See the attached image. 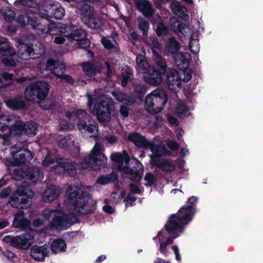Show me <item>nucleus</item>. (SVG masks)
I'll use <instances>...</instances> for the list:
<instances>
[{"label":"nucleus","instance_id":"nucleus-28","mask_svg":"<svg viewBox=\"0 0 263 263\" xmlns=\"http://www.w3.org/2000/svg\"><path fill=\"white\" fill-rule=\"evenodd\" d=\"M151 162L152 165L157 166L163 172H172L175 169V165L166 159L152 158Z\"/></svg>","mask_w":263,"mask_h":263},{"label":"nucleus","instance_id":"nucleus-41","mask_svg":"<svg viewBox=\"0 0 263 263\" xmlns=\"http://www.w3.org/2000/svg\"><path fill=\"white\" fill-rule=\"evenodd\" d=\"M147 148H149L153 153V156L152 158H159L163 155V147L149 142Z\"/></svg>","mask_w":263,"mask_h":263},{"label":"nucleus","instance_id":"nucleus-62","mask_svg":"<svg viewBox=\"0 0 263 263\" xmlns=\"http://www.w3.org/2000/svg\"><path fill=\"white\" fill-rule=\"evenodd\" d=\"M161 48V45L159 42L158 41L153 42V52L154 54H156V49H158V50H160Z\"/></svg>","mask_w":263,"mask_h":263},{"label":"nucleus","instance_id":"nucleus-11","mask_svg":"<svg viewBox=\"0 0 263 263\" xmlns=\"http://www.w3.org/2000/svg\"><path fill=\"white\" fill-rule=\"evenodd\" d=\"M56 162L57 164L53 167L56 173H67L75 174L77 173L76 165L67 159L58 158L54 154L48 152L42 161V165L47 167Z\"/></svg>","mask_w":263,"mask_h":263},{"label":"nucleus","instance_id":"nucleus-13","mask_svg":"<svg viewBox=\"0 0 263 263\" xmlns=\"http://www.w3.org/2000/svg\"><path fill=\"white\" fill-rule=\"evenodd\" d=\"M79 221L78 218L73 214L56 211L54 212L51 226L57 230H64Z\"/></svg>","mask_w":263,"mask_h":263},{"label":"nucleus","instance_id":"nucleus-6","mask_svg":"<svg viewBox=\"0 0 263 263\" xmlns=\"http://www.w3.org/2000/svg\"><path fill=\"white\" fill-rule=\"evenodd\" d=\"M167 100L165 91L163 89H156L146 96L144 102L145 110L151 115L157 114L164 109Z\"/></svg>","mask_w":263,"mask_h":263},{"label":"nucleus","instance_id":"nucleus-33","mask_svg":"<svg viewBox=\"0 0 263 263\" xmlns=\"http://www.w3.org/2000/svg\"><path fill=\"white\" fill-rule=\"evenodd\" d=\"M133 91L130 94V97L135 99V103L138 99L142 100L146 91L145 86L142 84L135 83L133 84Z\"/></svg>","mask_w":263,"mask_h":263},{"label":"nucleus","instance_id":"nucleus-46","mask_svg":"<svg viewBox=\"0 0 263 263\" xmlns=\"http://www.w3.org/2000/svg\"><path fill=\"white\" fill-rule=\"evenodd\" d=\"M6 57H3L2 60V63L5 66H12L14 67L16 65L14 59L11 57L12 55H6Z\"/></svg>","mask_w":263,"mask_h":263},{"label":"nucleus","instance_id":"nucleus-23","mask_svg":"<svg viewBox=\"0 0 263 263\" xmlns=\"http://www.w3.org/2000/svg\"><path fill=\"white\" fill-rule=\"evenodd\" d=\"M5 103L8 108L13 110L26 109L28 108L27 104L21 95H16L13 98L6 100Z\"/></svg>","mask_w":263,"mask_h":263},{"label":"nucleus","instance_id":"nucleus-48","mask_svg":"<svg viewBox=\"0 0 263 263\" xmlns=\"http://www.w3.org/2000/svg\"><path fill=\"white\" fill-rule=\"evenodd\" d=\"M144 180L147 181V183L145 184L146 186H151L154 185L156 182V177L155 175L149 172L146 174Z\"/></svg>","mask_w":263,"mask_h":263},{"label":"nucleus","instance_id":"nucleus-43","mask_svg":"<svg viewBox=\"0 0 263 263\" xmlns=\"http://www.w3.org/2000/svg\"><path fill=\"white\" fill-rule=\"evenodd\" d=\"M149 28V23L148 21L142 18L139 20L138 28L142 31L143 36L147 35L148 30Z\"/></svg>","mask_w":263,"mask_h":263},{"label":"nucleus","instance_id":"nucleus-53","mask_svg":"<svg viewBox=\"0 0 263 263\" xmlns=\"http://www.w3.org/2000/svg\"><path fill=\"white\" fill-rule=\"evenodd\" d=\"M101 42L104 47L107 49H111L114 47V45L111 41L107 39L102 38Z\"/></svg>","mask_w":263,"mask_h":263},{"label":"nucleus","instance_id":"nucleus-22","mask_svg":"<svg viewBox=\"0 0 263 263\" xmlns=\"http://www.w3.org/2000/svg\"><path fill=\"white\" fill-rule=\"evenodd\" d=\"M65 37L77 42L87 36L86 31L82 29H78L75 25H67V29H65Z\"/></svg>","mask_w":263,"mask_h":263},{"label":"nucleus","instance_id":"nucleus-50","mask_svg":"<svg viewBox=\"0 0 263 263\" xmlns=\"http://www.w3.org/2000/svg\"><path fill=\"white\" fill-rule=\"evenodd\" d=\"M12 192V187L10 186L3 189L0 192V199H5L9 196H11Z\"/></svg>","mask_w":263,"mask_h":263},{"label":"nucleus","instance_id":"nucleus-56","mask_svg":"<svg viewBox=\"0 0 263 263\" xmlns=\"http://www.w3.org/2000/svg\"><path fill=\"white\" fill-rule=\"evenodd\" d=\"M167 146L172 151H176L179 148L178 143L175 141H170L167 143Z\"/></svg>","mask_w":263,"mask_h":263},{"label":"nucleus","instance_id":"nucleus-14","mask_svg":"<svg viewBox=\"0 0 263 263\" xmlns=\"http://www.w3.org/2000/svg\"><path fill=\"white\" fill-rule=\"evenodd\" d=\"M107 157L101 152L99 146H95L91 153L83 159V162L88 167L97 170L105 167L107 165Z\"/></svg>","mask_w":263,"mask_h":263},{"label":"nucleus","instance_id":"nucleus-4","mask_svg":"<svg viewBox=\"0 0 263 263\" xmlns=\"http://www.w3.org/2000/svg\"><path fill=\"white\" fill-rule=\"evenodd\" d=\"M68 198L73 209L81 215L90 214L96 210L97 202L89 192L77 186L69 188Z\"/></svg>","mask_w":263,"mask_h":263},{"label":"nucleus","instance_id":"nucleus-5","mask_svg":"<svg viewBox=\"0 0 263 263\" xmlns=\"http://www.w3.org/2000/svg\"><path fill=\"white\" fill-rule=\"evenodd\" d=\"M6 120L7 124L0 123V135L8 143L13 138L20 137L23 134L25 123L14 116H9Z\"/></svg>","mask_w":263,"mask_h":263},{"label":"nucleus","instance_id":"nucleus-2","mask_svg":"<svg viewBox=\"0 0 263 263\" xmlns=\"http://www.w3.org/2000/svg\"><path fill=\"white\" fill-rule=\"evenodd\" d=\"M17 22L23 28L29 25L34 29L40 30L42 33L64 36L66 33L65 29H67V25L51 22L49 19L40 16L39 14L30 10L20 14L17 17Z\"/></svg>","mask_w":263,"mask_h":263},{"label":"nucleus","instance_id":"nucleus-45","mask_svg":"<svg viewBox=\"0 0 263 263\" xmlns=\"http://www.w3.org/2000/svg\"><path fill=\"white\" fill-rule=\"evenodd\" d=\"M3 15L6 22L11 23L14 20L15 13L14 11L10 9H6L5 11L3 12Z\"/></svg>","mask_w":263,"mask_h":263},{"label":"nucleus","instance_id":"nucleus-1","mask_svg":"<svg viewBox=\"0 0 263 263\" xmlns=\"http://www.w3.org/2000/svg\"><path fill=\"white\" fill-rule=\"evenodd\" d=\"M198 198L196 196H192L187 201V205H185L178 210V214H172L170 216L166 222L164 228L165 231H161L157 234V236L153 238L154 240L159 238L160 241L166 245L173 243L174 239L176 238L170 236L165 240L166 233L173 234L176 231L182 232L183 227L187 224L193 219L196 212V205Z\"/></svg>","mask_w":263,"mask_h":263},{"label":"nucleus","instance_id":"nucleus-58","mask_svg":"<svg viewBox=\"0 0 263 263\" xmlns=\"http://www.w3.org/2000/svg\"><path fill=\"white\" fill-rule=\"evenodd\" d=\"M2 254L9 259H12L15 256V254L13 252L8 250L5 251H3Z\"/></svg>","mask_w":263,"mask_h":263},{"label":"nucleus","instance_id":"nucleus-51","mask_svg":"<svg viewBox=\"0 0 263 263\" xmlns=\"http://www.w3.org/2000/svg\"><path fill=\"white\" fill-rule=\"evenodd\" d=\"M111 159L116 163H122L124 160V156L120 153H115L111 155Z\"/></svg>","mask_w":263,"mask_h":263},{"label":"nucleus","instance_id":"nucleus-31","mask_svg":"<svg viewBox=\"0 0 263 263\" xmlns=\"http://www.w3.org/2000/svg\"><path fill=\"white\" fill-rule=\"evenodd\" d=\"M112 95L117 101L123 104L132 105L135 103V99L125 92L115 90L112 92Z\"/></svg>","mask_w":263,"mask_h":263},{"label":"nucleus","instance_id":"nucleus-24","mask_svg":"<svg viewBox=\"0 0 263 263\" xmlns=\"http://www.w3.org/2000/svg\"><path fill=\"white\" fill-rule=\"evenodd\" d=\"M137 9L146 18L152 17L154 13L153 5L148 0H134Z\"/></svg>","mask_w":263,"mask_h":263},{"label":"nucleus","instance_id":"nucleus-12","mask_svg":"<svg viewBox=\"0 0 263 263\" xmlns=\"http://www.w3.org/2000/svg\"><path fill=\"white\" fill-rule=\"evenodd\" d=\"M115 108L112 99L111 98L102 97L98 98L95 102L92 113L95 115L100 123H106L111 119V112Z\"/></svg>","mask_w":263,"mask_h":263},{"label":"nucleus","instance_id":"nucleus-29","mask_svg":"<svg viewBox=\"0 0 263 263\" xmlns=\"http://www.w3.org/2000/svg\"><path fill=\"white\" fill-rule=\"evenodd\" d=\"M102 66L100 63L85 62L82 64V69L86 75L89 77L94 76L97 73L101 72Z\"/></svg>","mask_w":263,"mask_h":263},{"label":"nucleus","instance_id":"nucleus-25","mask_svg":"<svg viewBox=\"0 0 263 263\" xmlns=\"http://www.w3.org/2000/svg\"><path fill=\"white\" fill-rule=\"evenodd\" d=\"M61 194V190L55 185L47 186L42 195V199L44 202L51 203L58 197Z\"/></svg>","mask_w":263,"mask_h":263},{"label":"nucleus","instance_id":"nucleus-61","mask_svg":"<svg viewBox=\"0 0 263 263\" xmlns=\"http://www.w3.org/2000/svg\"><path fill=\"white\" fill-rule=\"evenodd\" d=\"M2 77L5 81H11L13 79V75L8 72H4L2 73Z\"/></svg>","mask_w":263,"mask_h":263},{"label":"nucleus","instance_id":"nucleus-39","mask_svg":"<svg viewBox=\"0 0 263 263\" xmlns=\"http://www.w3.org/2000/svg\"><path fill=\"white\" fill-rule=\"evenodd\" d=\"M60 73H56L55 77L61 80L62 81L65 82L68 84L73 85L74 81L72 77L69 74H64L66 71L65 66H62L60 68Z\"/></svg>","mask_w":263,"mask_h":263},{"label":"nucleus","instance_id":"nucleus-8","mask_svg":"<svg viewBox=\"0 0 263 263\" xmlns=\"http://www.w3.org/2000/svg\"><path fill=\"white\" fill-rule=\"evenodd\" d=\"M34 192L29 185H22L12 192L8 202L12 207L24 209L30 205Z\"/></svg>","mask_w":263,"mask_h":263},{"label":"nucleus","instance_id":"nucleus-49","mask_svg":"<svg viewBox=\"0 0 263 263\" xmlns=\"http://www.w3.org/2000/svg\"><path fill=\"white\" fill-rule=\"evenodd\" d=\"M69 140L70 137L68 136L61 137L58 142L59 147L64 148H68L69 146Z\"/></svg>","mask_w":263,"mask_h":263},{"label":"nucleus","instance_id":"nucleus-27","mask_svg":"<svg viewBox=\"0 0 263 263\" xmlns=\"http://www.w3.org/2000/svg\"><path fill=\"white\" fill-rule=\"evenodd\" d=\"M127 139L139 148H147L149 144V141L145 137L137 132L129 133Z\"/></svg>","mask_w":263,"mask_h":263},{"label":"nucleus","instance_id":"nucleus-18","mask_svg":"<svg viewBox=\"0 0 263 263\" xmlns=\"http://www.w3.org/2000/svg\"><path fill=\"white\" fill-rule=\"evenodd\" d=\"M58 62L53 59H49L46 63L40 62L37 65V69L42 77L52 78V76L55 77V69H58Z\"/></svg>","mask_w":263,"mask_h":263},{"label":"nucleus","instance_id":"nucleus-37","mask_svg":"<svg viewBox=\"0 0 263 263\" xmlns=\"http://www.w3.org/2000/svg\"><path fill=\"white\" fill-rule=\"evenodd\" d=\"M165 46L167 50L172 54L177 53L180 48L179 43L174 37L167 41Z\"/></svg>","mask_w":263,"mask_h":263},{"label":"nucleus","instance_id":"nucleus-17","mask_svg":"<svg viewBox=\"0 0 263 263\" xmlns=\"http://www.w3.org/2000/svg\"><path fill=\"white\" fill-rule=\"evenodd\" d=\"M170 24H171V29L174 31L179 36H184L185 38H190L189 47L191 51L195 53L193 51L192 44V40H193V35L191 34L190 28L185 24L183 23L181 21L177 20L175 17L170 19Z\"/></svg>","mask_w":263,"mask_h":263},{"label":"nucleus","instance_id":"nucleus-60","mask_svg":"<svg viewBox=\"0 0 263 263\" xmlns=\"http://www.w3.org/2000/svg\"><path fill=\"white\" fill-rule=\"evenodd\" d=\"M20 3L22 5L28 7H33L35 5L33 0H21Z\"/></svg>","mask_w":263,"mask_h":263},{"label":"nucleus","instance_id":"nucleus-35","mask_svg":"<svg viewBox=\"0 0 263 263\" xmlns=\"http://www.w3.org/2000/svg\"><path fill=\"white\" fill-rule=\"evenodd\" d=\"M66 242L60 238L54 239L50 246L51 251L54 253L64 252L66 251Z\"/></svg>","mask_w":263,"mask_h":263},{"label":"nucleus","instance_id":"nucleus-34","mask_svg":"<svg viewBox=\"0 0 263 263\" xmlns=\"http://www.w3.org/2000/svg\"><path fill=\"white\" fill-rule=\"evenodd\" d=\"M118 178L117 173L112 172L109 174L100 176L97 180V183L100 185H104L115 182Z\"/></svg>","mask_w":263,"mask_h":263},{"label":"nucleus","instance_id":"nucleus-9","mask_svg":"<svg viewBox=\"0 0 263 263\" xmlns=\"http://www.w3.org/2000/svg\"><path fill=\"white\" fill-rule=\"evenodd\" d=\"M12 176L15 180H24L29 185H34L42 180L44 174L39 167L27 166L21 169H15Z\"/></svg>","mask_w":263,"mask_h":263},{"label":"nucleus","instance_id":"nucleus-57","mask_svg":"<svg viewBox=\"0 0 263 263\" xmlns=\"http://www.w3.org/2000/svg\"><path fill=\"white\" fill-rule=\"evenodd\" d=\"M104 140L109 143L113 144L117 141L118 138L116 136L110 135L105 136Z\"/></svg>","mask_w":263,"mask_h":263},{"label":"nucleus","instance_id":"nucleus-32","mask_svg":"<svg viewBox=\"0 0 263 263\" xmlns=\"http://www.w3.org/2000/svg\"><path fill=\"white\" fill-rule=\"evenodd\" d=\"M82 21L89 28L92 29H101L102 26L101 20L95 17L93 14L90 15L88 17H83Z\"/></svg>","mask_w":263,"mask_h":263},{"label":"nucleus","instance_id":"nucleus-59","mask_svg":"<svg viewBox=\"0 0 263 263\" xmlns=\"http://www.w3.org/2000/svg\"><path fill=\"white\" fill-rule=\"evenodd\" d=\"M130 79V77L127 74L122 75L121 78V85L125 87L127 85L128 82Z\"/></svg>","mask_w":263,"mask_h":263},{"label":"nucleus","instance_id":"nucleus-21","mask_svg":"<svg viewBox=\"0 0 263 263\" xmlns=\"http://www.w3.org/2000/svg\"><path fill=\"white\" fill-rule=\"evenodd\" d=\"M49 247L46 244L42 246L34 245L30 249L31 256L36 261H43L46 257L49 256Z\"/></svg>","mask_w":263,"mask_h":263},{"label":"nucleus","instance_id":"nucleus-36","mask_svg":"<svg viewBox=\"0 0 263 263\" xmlns=\"http://www.w3.org/2000/svg\"><path fill=\"white\" fill-rule=\"evenodd\" d=\"M0 54L4 55H14L15 54L6 38L0 37Z\"/></svg>","mask_w":263,"mask_h":263},{"label":"nucleus","instance_id":"nucleus-10","mask_svg":"<svg viewBox=\"0 0 263 263\" xmlns=\"http://www.w3.org/2000/svg\"><path fill=\"white\" fill-rule=\"evenodd\" d=\"M50 88V85L47 82L35 81L27 87L24 96L28 101L39 103L47 97Z\"/></svg>","mask_w":263,"mask_h":263},{"label":"nucleus","instance_id":"nucleus-15","mask_svg":"<svg viewBox=\"0 0 263 263\" xmlns=\"http://www.w3.org/2000/svg\"><path fill=\"white\" fill-rule=\"evenodd\" d=\"M34 241L33 232L25 233L20 235L13 236L7 235L3 238V241L13 247L21 249H27Z\"/></svg>","mask_w":263,"mask_h":263},{"label":"nucleus","instance_id":"nucleus-20","mask_svg":"<svg viewBox=\"0 0 263 263\" xmlns=\"http://www.w3.org/2000/svg\"><path fill=\"white\" fill-rule=\"evenodd\" d=\"M17 56L22 59L28 60L30 58L33 59L40 57L42 53H36L35 50L33 48V44L31 43H24L20 42L17 46Z\"/></svg>","mask_w":263,"mask_h":263},{"label":"nucleus","instance_id":"nucleus-38","mask_svg":"<svg viewBox=\"0 0 263 263\" xmlns=\"http://www.w3.org/2000/svg\"><path fill=\"white\" fill-rule=\"evenodd\" d=\"M37 127V124L33 121L25 123L23 134L28 137L34 136L36 134Z\"/></svg>","mask_w":263,"mask_h":263},{"label":"nucleus","instance_id":"nucleus-26","mask_svg":"<svg viewBox=\"0 0 263 263\" xmlns=\"http://www.w3.org/2000/svg\"><path fill=\"white\" fill-rule=\"evenodd\" d=\"M170 8L171 10L182 20L185 21H188L190 16L188 14L187 8L181 5L177 0H173L170 5Z\"/></svg>","mask_w":263,"mask_h":263},{"label":"nucleus","instance_id":"nucleus-55","mask_svg":"<svg viewBox=\"0 0 263 263\" xmlns=\"http://www.w3.org/2000/svg\"><path fill=\"white\" fill-rule=\"evenodd\" d=\"M129 187L132 194H141V190L136 184L131 183L129 184Z\"/></svg>","mask_w":263,"mask_h":263},{"label":"nucleus","instance_id":"nucleus-54","mask_svg":"<svg viewBox=\"0 0 263 263\" xmlns=\"http://www.w3.org/2000/svg\"><path fill=\"white\" fill-rule=\"evenodd\" d=\"M119 112L123 118H127L129 115V108L124 105H121Z\"/></svg>","mask_w":263,"mask_h":263},{"label":"nucleus","instance_id":"nucleus-19","mask_svg":"<svg viewBox=\"0 0 263 263\" xmlns=\"http://www.w3.org/2000/svg\"><path fill=\"white\" fill-rule=\"evenodd\" d=\"M17 56L22 59L28 60L30 58L33 59L40 57L42 53H36L35 50L33 48V44L31 43H24L20 42L17 46Z\"/></svg>","mask_w":263,"mask_h":263},{"label":"nucleus","instance_id":"nucleus-63","mask_svg":"<svg viewBox=\"0 0 263 263\" xmlns=\"http://www.w3.org/2000/svg\"><path fill=\"white\" fill-rule=\"evenodd\" d=\"M136 62H137V63L138 64L139 67L140 68H144L145 65L147 64V62L146 60H145L144 59H143L142 58L140 59L138 57L137 58V59H136Z\"/></svg>","mask_w":263,"mask_h":263},{"label":"nucleus","instance_id":"nucleus-3","mask_svg":"<svg viewBox=\"0 0 263 263\" xmlns=\"http://www.w3.org/2000/svg\"><path fill=\"white\" fill-rule=\"evenodd\" d=\"M156 63V68L144 76L145 81L151 85H158L162 82V76L165 75L168 89L173 92H178L181 87L182 81L179 72L175 69H167L165 62L161 58Z\"/></svg>","mask_w":263,"mask_h":263},{"label":"nucleus","instance_id":"nucleus-64","mask_svg":"<svg viewBox=\"0 0 263 263\" xmlns=\"http://www.w3.org/2000/svg\"><path fill=\"white\" fill-rule=\"evenodd\" d=\"M65 41V38L62 36H57L54 37L53 42L56 44L61 45Z\"/></svg>","mask_w":263,"mask_h":263},{"label":"nucleus","instance_id":"nucleus-52","mask_svg":"<svg viewBox=\"0 0 263 263\" xmlns=\"http://www.w3.org/2000/svg\"><path fill=\"white\" fill-rule=\"evenodd\" d=\"M141 179L139 172L137 169H135L133 174L130 175V179L135 182H139Z\"/></svg>","mask_w":263,"mask_h":263},{"label":"nucleus","instance_id":"nucleus-7","mask_svg":"<svg viewBox=\"0 0 263 263\" xmlns=\"http://www.w3.org/2000/svg\"><path fill=\"white\" fill-rule=\"evenodd\" d=\"M66 117L69 120L73 117L78 120L77 127L82 134L86 132L92 134L95 130H98L97 123L85 110L77 109L67 111Z\"/></svg>","mask_w":263,"mask_h":263},{"label":"nucleus","instance_id":"nucleus-44","mask_svg":"<svg viewBox=\"0 0 263 263\" xmlns=\"http://www.w3.org/2000/svg\"><path fill=\"white\" fill-rule=\"evenodd\" d=\"M79 10L81 14L83 17H88L90 15H92L93 13L91 11V7L90 5L86 4H82L79 6Z\"/></svg>","mask_w":263,"mask_h":263},{"label":"nucleus","instance_id":"nucleus-47","mask_svg":"<svg viewBox=\"0 0 263 263\" xmlns=\"http://www.w3.org/2000/svg\"><path fill=\"white\" fill-rule=\"evenodd\" d=\"M76 45L78 48L86 49L89 47L90 41L86 37L78 41L76 43Z\"/></svg>","mask_w":263,"mask_h":263},{"label":"nucleus","instance_id":"nucleus-42","mask_svg":"<svg viewBox=\"0 0 263 263\" xmlns=\"http://www.w3.org/2000/svg\"><path fill=\"white\" fill-rule=\"evenodd\" d=\"M156 33L158 36H162L166 35L168 33V29L164 25V23L161 22L158 24L156 30Z\"/></svg>","mask_w":263,"mask_h":263},{"label":"nucleus","instance_id":"nucleus-30","mask_svg":"<svg viewBox=\"0 0 263 263\" xmlns=\"http://www.w3.org/2000/svg\"><path fill=\"white\" fill-rule=\"evenodd\" d=\"M47 12V16L54 17L57 20L62 19L65 15L64 9L58 3L51 5L49 10Z\"/></svg>","mask_w":263,"mask_h":263},{"label":"nucleus","instance_id":"nucleus-16","mask_svg":"<svg viewBox=\"0 0 263 263\" xmlns=\"http://www.w3.org/2000/svg\"><path fill=\"white\" fill-rule=\"evenodd\" d=\"M10 153L13 160L11 162L13 166L24 164L26 162L30 161L33 158L31 151L16 144L11 147Z\"/></svg>","mask_w":263,"mask_h":263},{"label":"nucleus","instance_id":"nucleus-40","mask_svg":"<svg viewBox=\"0 0 263 263\" xmlns=\"http://www.w3.org/2000/svg\"><path fill=\"white\" fill-rule=\"evenodd\" d=\"M13 224L16 228L27 230L30 229L31 222L29 220L25 217H22L20 218H15Z\"/></svg>","mask_w":263,"mask_h":263}]
</instances>
